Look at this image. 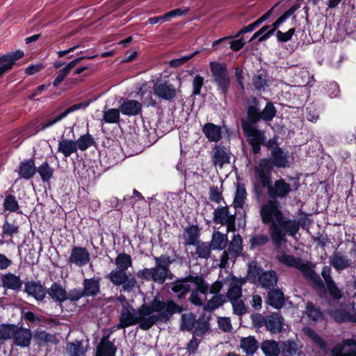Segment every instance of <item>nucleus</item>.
Masks as SVG:
<instances>
[{
	"instance_id": "obj_54",
	"label": "nucleus",
	"mask_w": 356,
	"mask_h": 356,
	"mask_svg": "<svg viewBox=\"0 0 356 356\" xmlns=\"http://www.w3.org/2000/svg\"><path fill=\"white\" fill-rule=\"evenodd\" d=\"M306 314L312 321H316L322 318L323 314L319 308L312 302H308L306 306Z\"/></svg>"
},
{
	"instance_id": "obj_4",
	"label": "nucleus",
	"mask_w": 356,
	"mask_h": 356,
	"mask_svg": "<svg viewBox=\"0 0 356 356\" xmlns=\"http://www.w3.org/2000/svg\"><path fill=\"white\" fill-rule=\"evenodd\" d=\"M277 259L289 267L298 269L305 278L311 280L316 287L323 289V283L321 277L314 272V266L311 262L304 261L300 257H296L285 253H281L276 256Z\"/></svg>"
},
{
	"instance_id": "obj_7",
	"label": "nucleus",
	"mask_w": 356,
	"mask_h": 356,
	"mask_svg": "<svg viewBox=\"0 0 356 356\" xmlns=\"http://www.w3.org/2000/svg\"><path fill=\"white\" fill-rule=\"evenodd\" d=\"M154 259L156 266L152 268V281L163 284L165 282L168 275H172L169 266L173 262V259L166 254H162L160 257H154Z\"/></svg>"
},
{
	"instance_id": "obj_10",
	"label": "nucleus",
	"mask_w": 356,
	"mask_h": 356,
	"mask_svg": "<svg viewBox=\"0 0 356 356\" xmlns=\"http://www.w3.org/2000/svg\"><path fill=\"white\" fill-rule=\"evenodd\" d=\"M282 214L279 202L275 200L267 201L260 209V216L264 224H272L273 222H277Z\"/></svg>"
},
{
	"instance_id": "obj_32",
	"label": "nucleus",
	"mask_w": 356,
	"mask_h": 356,
	"mask_svg": "<svg viewBox=\"0 0 356 356\" xmlns=\"http://www.w3.org/2000/svg\"><path fill=\"white\" fill-rule=\"evenodd\" d=\"M234 81L237 84L238 89H245V86L249 84L250 75L245 72L242 66H235L234 67Z\"/></svg>"
},
{
	"instance_id": "obj_49",
	"label": "nucleus",
	"mask_w": 356,
	"mask_h": 356,
	"mask_svg": "<svg viewBox=\"0 0 356 356\" xmlns=\"http://www.w3.org/2000/svg\"><path fill=\"white\" fill-rule=\"evenodd\" d=\"M75 143H76L77 149H79L81 151H85L95 144V140L90 134H87L81 136Z\"/></svg>"
},
{
	"instance_id": "obj_16",
	"label": "nucleus",
	"mask_w": 356,
	"mask_h": 356,
	"mask_svg": "<svg viewBox=\"0 0 356 356\" xmlns=\"http://www.w3.org/2000/svg\"><path fill=\"white\" fill-rule=\"evenodd\" d=\"M33 337L30 329L23 327H17L14 325L12 339L14 344L20 347H29Z\"/></svg>"
},
{
	"instance_id": "obj_43",
	"label": "nucleus",
	"mask_w": 356,
	"mask_h": 356,
	"mask_svg": "<svg viewBox=\"0 0 356 356\" xmlns=\"http://www.w3.org/2000/svg\"><path fill=\"white\" fill-rule=\"evenodd\" d=\"M199 228L197 226H190L185 229L184 238L186 245H195L199 238Z\"/></svg>"
},
{
	"instance_id": "obj_6",
	"label": "nucleus",
	"mask_w": 356,
	"mask_h": 356,
	"mask_svg": "<svg viewBox=\"0 0 356 356\" xmlns=\"http://www.w3.org/2000/svg\"><path fill=\"white\" fill-rule=\"evenodd\" d=\"M209 68L213 83L218 89H229L231 78L225 63L211 61Z\"/></svg>"
},
{
	"instance_id": "obj_38",
	"label": "nucleus",
	"mask_w": 356,
	"mask_h": 356,
	"mask_svg": "<svg viewBox=\"0 0 356 356\" xmlns=\"http://www.w3.org/2000/svg\"><path fill=\"white\" fill-rule=\"evenodd\" d=\"M242 242V238L239 234L234 235L227 250L231 258L235 259L241 254L243 250Z\"/></svg>"
},
{
	"instance_id": "obj_59",
	"label": "nucleus",
	"mask_w": 356,
	"mask_h": 356,
	"mask_svg": "<svg viewBox=\"0 0 356 356\" xmlns=\"http://www.w3.org/2000/svg\"><path fill=\"white\" fill-rule=\"evenodd\" d=\"M14 325H1L0 326V344L6 340L12 339Z\"/></svg>"
},
{
	"instance_id": "obj_23",
	"label": "nucleus",
	"mask_w": 356,
	"mask_h": 356,
	"mask_svg": "<svg viewBox=\"0 0 356 356\" xmlns=\"http://www.w3.org/2000/svg\"><path fill=\"white\" fill-rule=\"evenodd\" d=\"M330 264L337 270H343L352 264V261L340 252H334L330 257Z\"/></svg>"
},
{
	"instance_id": "obj_41",
	"label": "nucleus",
	"mask_w": 356,
	"mask_h": 356,
	"mask_svg": "<svg viewBox=\"0 0 356 356\" xmlns=\"http://www.w3.org/2000/svg\"><path fill=\"white\" fill-rule=\"evenodd\" d=\"M240 347L247 355H252L258 348V342L252 337L243 338L241 340Z\"/></svg>"
},
{
	"instance_id": "obj_52",
	"label": "nucleus",
	"mask_w": 356,
	"mask_h": 356,
	"mask_svg": "<svg viewBox=\"0 0 356 356\" xmlns=\"http://www.w3.org/2000/svg\"><path fill=\"white\" fill-rule=\"evenodd\" d=\"M67 353L70 356H83L84 355V348L81 341L76 343H70L67 346Z\"/></svg>"
},
{
	"instance_id": "obj_30",
	"label": "nucleus",
	"mask_w": 356,
	"mask_h": 356,
	"mask_svg": "<svg viewBox=\"0 0 356 356\" xmlns=\"http://www.w3.org/2000/svg\"><path fill=\"white\" fill-rule=\"evenodd\" d=\"M202 131L211 142H218L221 138V127L213 123H206L202 128Z\"/></svg>"
},
{
	"instance_id": "obj_18",
	"label": "nucleus",
	"mask_w": 356,
	"mask_h": 356,
	"mask_svg": "<svg viewBox=\"0 0 356 356\" xmlns=\"http://www.w3.org/2000/svg\"><path fill=\"white\" fill-rule=\"evenodd\" d=\"M94 56H81L76 58L73 59L69 62L65 67L60 69L56 74V76L52 82L54 87H58L60 83L67 77V75L72 72L73 68L79 64L82 60L88 58H92Z\"/></svg>"
},
{
	"instance_id": "obj_28",
	"label": "nucleus",
	"mask_w": 356,
	"mask_h": 356,
	"mask_svg": "<svg viewBox=\"0 0 356 356\" xmlns=\"http://www.w3.org/2000/svg\"><path fill=\"white\" fill-rule=\"evenodd\" d=\"M47 293L56 302H63L67 300V293L61 284L54 282L47 291Z\"/></svg>"
},
{
	"instance_id": "obj_20",
	"label": "nucleus",
	"mask_w": 356,
	"mask_h": 356,
	"mask_svg": "<svg viewBox=\"0 0 356 356\" xmlns=\"http://www.w3.org/2000/svg\"><path fill=\"white\" fill-rule=\"evenodd\" d=\"M264 325L269 332L277 334L281 332L284 329V321L279 314L273 313L266 317Z\"/></svg>"
},
{
	"instance_id": "obj_11",
	"label": "nucleus",
	"mask_w": 356,
	"mask_h": 356,
	"mask_svg": "<svg viewBox=\"0 0 356 356\" xmlns=\"http://www.w3.org/2000/svg\"><path fill=\"white\" fill-rule=\"evenodd\" d=\"M235 213H230L227 206L218 207L213 211V222L227 226V233L236 229Z\"/></svg>"
},
{
	"instance_id": "obj_13",
	"label": "nucleus",
	"mask_w": 356,
	"mask_h": 356,
	"mask_svg": "<svg viewBox=\"0 0 356 356\" xmlns=\"http://www.w3.org/2000/svg\"><path fill=\"white\" fill-rule=\"evenodd\" d=\"M243 129L248 138L250 145L252 146L254 154H257L260 151L261 145L265 141L266 137L264 133L257 129L252 125L248 124H243Z\"/></svg>"
},
{
	"instance_id": "obj_22",
	"label": "nucleus",
	"mask_w": 356,
	"mask_h": 356,
	"mask_svg": "<svg viewBox=\"0 0 356 356\" xmlns=\"http://www.w3.org/2000/svg\"><path fill=\"white\" fill-rule=\"evenodd\" d=\"M212 159L216 166L222 168L225 164L229 163V152L225 147L216 145L213 148Z\"/></svg>"
},
{
	"instance_id": "obj_39",
	"label": "nucleus",
	"mask_w": 356,
	"mask_h": 356,
	"mask_svg": "<svg viewBox=\"0 0 356 356\" xmlns=\"http://www.w3.org/2000/svg\"><path fill=\"white\" fill-rule=\"evenodd\" d=\"M209 317L202 316L195 321L193 334L202 337L209 330Z\"/></svg>"
},
{
	"instance_id": "obj_15",
	"label": "nucleus",
	"mask_w": 356,
	"mask_h": 356,
	"mask_svg": "<svg viewBox=\"0 0 356 356\" xmlns=\"http://www.w3.org/2000/svg\"><path fill=\"white\" fill-rule=\"evenodd\" d=\"M24 55L22 51L16 50L0 56V79L12 70L15 62L22 58Z\"/></svg>"
},
{
	"instance_id": "obj_9",
	"label": "nucleus",
	"mask_w": 356,
	"mask_h": 356,
	"mask_svg": "<svg viewBox=\"0 0 356 356\" xmlns=\"http://www.w3.org/2000/svg\"><path fill=\"white\" fill-rule=\"evenodd\" d=\"M189 280L196 285V289L193 290L189 298L190 302L196 306H202L209 292V284L202 276H191Z\"/></svg>"
},
{
	"instance_id": "obj_45",
	"label": "nucleus",
	"mask_w": 356,
	"mask_h": 356,
	"mask_svg": "<svg viewBox=\"0 0 356 356\" xmlns=\"http://www.w3.org/2000/svg\"><path fill=\"white\" fill-rule=\"evenodd\" d=\"M261 348L266 356H278L280 352L278 343L274 340L264 341Z\"/></svg>"
},
{
	"instance_id": "obj_47",
	"label": "nucleus",
	"mask_w": 356,
	"mask_h": 356,
	"mask_svg": "<svg viewBox=\"0 0 356 356\" xmlns=\"http://www.w3.org/2000/svg\"><path fill=\"white\" fill-rule=\"evenodd\" d=\"M195 254L198 258L207 259L211 254V246L205 242H197L195 245Z\"/></svg>"
},
{
	"instance_id": "obj_51",
	"label": "nucleus",
	"mask_w": 356,
	"mask_h": 356,
	"mask_svg": "<svg viewBox=\"0 0 356 356\" xmlns=\"http://www.w3.org/2000/svg\"><path fill=\"white\" fill-rule=\"evenodd\" d=\"M120 110L111 108L104 112L103 120L106 123L115 124L120 121Z\"/></svg>"
},
{
	"instance_id": "obj_33",
	"label": "nucleus",
	"mask_w": 356,
	"mask_h": 356,
	"mask_svg": "<svg viewBox=\"0 0 356 356\" xmlns=\"http://www.w3.org/2000/svg\"><path fill=\"white\" fill-rule=\"evenodd\" d=\"M76 150L77 146L74 140L62 138L58 143V151L65 157H69Z\"/></svg>"
},
{
	"instance_id": "obj_27",
	"label": "nucleus",
	"mask_w": 356,
	"mask_h": 356,
	"mask_svg": "<svg viewBox=\"0 0 356 356\" xmlns=\"http://www.w3.org/2000/svg\"><path fill=\"white\" fill-rule=\"evenodd\" d=\"M270 79L267 71L261 68L256 71L252 76V84L254 89H264L269 86Z\"/></svg>"
},
{
	"instance_id": "obj_1",
	"label": "nucleus",
	"mask_w": 356,
	"mask_h": 356,
	"mask_svg": "<svg viewBox=\"0 0 356 356\" xmlns=\"http://www.w3.org/2000/svg\"><path fill=\"white\" fill-rule=\"evenodd\" d=\"M183 309L173 300L162 301L155 298L149 304H143L137 310L129 303L122 305L119 316L118 329L126 328L138 324L143 330H149L158 322H166Z\"/></svg>"
},
{
	"instance_id": "obj_46",
	"label": "nucleus",
	"mask_w": 356,
	"mask_h": 356,
	"mask_svg": "<svg viewBox=\"0 0 356 356\" xmlns=\"http://www.w3.org/2000/svg\"><path fill=\"white\" fill-rule=\"evenodd\" d=\"M115 265L117 266V269L126 270L130 267L132 264V261L131 257L125 253L119 254L115 259Z\"/></svg>"
},
{
	"instance_id": "obj_44",
	"label": "nucleus",
	"mask_w": 356,
	"mask_h": 356,
	"mask_svg": "<svg viewBox=\"0 0 356 356\" xmlns=\"http://www.w3.org/2000/svg\"><path fill=\"white\" fill-rule=\"evenodd\" d=\"M227 234H222L218 231L214 232L211 241V246L213 249L223 250L226 248L227 244Z\"/></svg>"
},
{
	"instance_id": "obj_40",
	"label": "nucleus",
	"mask_w": 356,
	"mask_h": 356,
	"mask_svg": "<svg viewBox=\"0 0 356 356\" xmlns=\"http://www.w3.org/2000/svg\"><path fill=\"white\" fill-rule=\"evenodd\" d=\"M116 348L109 341H102L97 348L95 356H115Z\"/></svg>"
},
{
	"instance_id": "obj_25",
	"label": "nucleus",
	"mask_w": 356,
	"mask_h": 356,
	"mask_svg": "<svg viewBox=\"0 0 356 356\" xmlns=\"http://www.w3.org/2000/svg\"><path fill=\"white\" fill-rule=\"evenodd\" d=\"M2 285L4 288L14 291H19L22 286V281L19 276L8 273L2 276Z\"/></svg>"
},
{
	"instance_id": "obj_42",
	"label": "nucleus",
	"mask_w": 356,
	"mask_h": 356,
	"mask_svg": "<svg viewBox=\"0 0 356 356\" xmlns=\"http://www.w3.org/2000/svg\"><path fill=\"white\" fill-rule=\"evenodd\" d=\"M34 339L39 346H43L49 343H56L57 342L56 337L53 334L47 333L44 330H36Z\"/></svg>"
},
{
	"instance_id": "obj_2",
	"label": "nucleus",
	"mask_w": 356,
	"mask_h": 356,
	"mask_svg": "<svg viewBox=\"0 0 356 356\" xmlns=\"http://www.w3.org/2000/svg\"><path fill=\"white\" fill-rule=\"evenodd\" d=\"M273 165L268 159H261L255 166V172L257 179L263 188H268V195L275 198H284L291 191V187L283 179L276 180L271 184V172Z\"/></svg>"
},
{
	"instance_id": "obj_57",
	"label": "nucleus",
	"mask_w": 356,
	"mask_h": 356,
	"mask_svg": "<svg viewBox=\"0 0 356 356\" xmlns=\"http://www.w3.org/2000/svg\"><path fill=\"white\" fill-rule=\"evenodd\" d=\"M282 353L284 356H294L298 354V344L293 341L283 343Z\"/></svg>"
},
{
	"instance_id": "obj_63",
	"label": "nucleus",
	"mask_w": 356,
	"mask_h": 356,
	"mask_svg": "<svg viewBox=\"0 0 356 356\" xmlns=\"http://www.w3.org/2000/svg\"><path fill=\"white\" fill-rule=\"evenodd\" d=\"M295 32H296L295 28H291L285 33H283L280 30H277L276 31L277 40L279 42H286L291 40V39L292 36L294 35Z\"/></svg>"
},
{
	"instance_id": "obj_35",
	"label": "nucleus",
	"mask_w": 356,
	"mask_h": 356,
	"mask_svg": "<svg viewBox=\"0 0 356 356\" xmlns=\"http://www.w3.org/2000/svg\"><path fill=\"white\" fill-rule=\"evenodd\" d=\"M36 168L34 161L29 159L21 163L18 173L19 176L25 179H29L35 174Z\"/></svg>"
},
{
	"instance_id": "obj_58",
	"label": "nucleus",
	"mask_w": 356,
	"mask_h": 356,
	"mask_svg": "<svg viewBox=\"0 0 356 356\" xmlns=\"http://www.w3.org/2000/svg\"><path fill=\"white\" fill-rule=\"evenodd\" d=\"M201 50H197L188 55L181 56L179 58H175L170 60V65L172 67H178L183 65L187 61L190 60L193 58H194L196 55L200 54Z\"/></svg>"
},
{
	"instance_id": "obj_12",
	"label": "nucleus",
	"mask_w": 356,
	"mask_h": 356,
	"mask_svg": "<svg viewBox=\"0 0 356 356\" xmlns=\"http://www.w3.org/2000/svg\"><path fill=\"white\" fill-rule=\"evenodd\" d=\"M246 280L243 277H236L229 274L224 280V284L228 286L227 295L225 296L229 301L241 298L242 296V286L245 284Z\"/></svg>"
},
{
	"instance_id": "obj_34",
	"label": "nucleus",
	"mask_w": 356,
	"mask_h": 356,
	"mask_svg": "<svg viewBox=\"0 0 356 356\" xmlns=\"http://www.w3.org/2000/svg\"><path fill=\"white\" fill-rule=\"evenodd\" d=\"M329 314L337 322L356 323V312H354L353 314H350L344 309H337L330 311Z\"/></svg>"
},
{
	"instance_id": "obj_55",
	"label": "nucleus",
	"mask_w": 356,
	"mask_h": 356,
	"mask_svg": "<svg viewBox=\"0 0 356 356\" xmlns=\"http://www.w3.org/2000/svg\"><path fill=\"white\" fill-rule=\"evenodd\" d=\"M246 198V191L243 186L238 185L234 200L236 208H242Z\"/></svg>"
},
{
	"instance_id": "obj_21",
	"label": "nucleus",
	"mask_w": 356,
	"mask_h": 356,
	"mask_svg": "<svg viewBox=\"0 0 356 356\" xmlns=\"http://www.w3.org/2000/svg\"><path fill=\"white\" fill-rule=\"evenodd\" d=\"M24 291L37 300H42L47 294L45 288L40 283L33 281L25 283Z\"/></svg>"
},
{
	"instance_id": "obj_64",
	"label": "nucleus",
	"mask_w": 356,
	"mask_h": 356,
	"mask_svg": "<svg viewBox=\"0 0 356 356\" xmlns=\"http://www.w3.org/2000/svg\"><path fill=\"white\" fill-rule=\"evenodd\" d=\"M269 241L268 236L264 234H257L250 237V242L251 247L262 246L267 243Z\"/></svg>"
},
{
	"instance_id": "obj_24",
	"label": "nucleus",
	"mask_w": 356,
	"mask_h": 356,
	"mask_svg": "<svg viewBox=\"0 0 356 356\" xmlns=\"http://www.w3.org/2000/svg\"><path fill=\"white\" fill-rule=\"evenodd\" d=\"M83 286L86 297L96 296L100 293V279L97 277L85 279Z\"/></svg>"
},
{
	"instance_id": "obj_37",
	"label": "nucleus",
	"mask_w": 356,
	"mask_h": 356,
	"mask_svg": "<svg viewBox=\"0 0 356 356\" xmlns=\"http://www.w3.org/2000/svg\"><path fill=\"white\" fill-rule=\"evenodd\" d=\"M191 275L187 276L186 278L177 280L175 282L172 287V290L177 293L179 298H181L186 293H187L191 289L189 277Z\"/></svg>"
},
{
	"instance_id": "obj_29",
	"label": "nucleus",
	"mask_w": 356,
	"mask_h": 356,
	"mask_svg": "<svg viewBox=\"0 0 356 356\" xmlns=\"http://www.w3.org/2000/svg\"><path fill=\"white\" fill-rule=\"evenodd\" d=\"M266 302L275 309L282 308L284 304V293L280 289L270 290Z\"/></svg>"
},
{
	"instance_id": "obj_36",
	"label": "nucleus",
	"mask_w": 356,
	"mask_h": 356,
	"mask_svg": "<svg viewBox=\"0 0 356 356\" xmlns=\"http://www.w3.org/2000/svg\"><path fill=\"white\" fill-rule=\"evenodd\" d=\"M278 277L274 270L266 271L259 276V284L262 287L270 289L277 283Z\"/></svg>"
},
{
	"instance_id": "obj_19",
	"label": "nucleus",
	"mask_w": 356,
	"mask_h": 356,
	"mask_svg": "<svg viewBox=\"0 0 356 356\" xmlns=\"http://www.w3.org/2000/svg\"><path fill=\"white\" fill-rule=\"evenodd\" d=\"M269 160L273 166L284 168L289 166V155L282 148L276 147L271 150Z\"/></svg>"
},
{
	"instance_id": "obj_61",
	"label": "nucleus",
	"mask_w": 356,
	"mask_h": 356,
	"mask_svg": "<svg viewBox=\"0 0 356 356\" xmlns=\"http://www.w3.org/2000/svg\"><path fill=\"white\" fill-rule=\"evenodd\" d=\"M4 209L10 212L16 211L19 209V204L15 196L8 195L3 202Z\"/></svg>"
},
{
	"instance_id": "obj_48",
	"label": "nucleus",
	"mask_w": 356,
	"mask_h": 356,
	"mask_svg": "<svg viewBox=\"0 0 356 356\" xmlns=\"http://www.w3.org/2000/svg\"><path fill=\"white\" fill-rule=\"evenodd\" d=\"M226 300V297L223 294L214 295L204 305L205 310H213L221 306Z\"/></svg>"
},
{
	"instance_id": "obj_50",
	"label": "nucleus",
	"mask_w": 356,
	"mask_h": 356,
	"mask_svg": "<svg viewBox=\"0 0 356 356\" xmlns=\"http://www.w3.org/2000/svg\"><path fill=\"white\" fill-rule=\"evenodd\" d=\"M305 334L311 338L313 341L317 344L321 349L326 351L327 350V344L325 343L316 333L309 327H305L303 330Z\"/></svg>"
},
{
	"instance_id": "obj_17",
	"label": "nucleus",
	"mask_w": 356,
	"mask_h": 356,
	"mask_svg": "<svg viewBox=\"0 0 356 356\" xmlns=\"http://www.w3.org/2000/svg\"><path fill=\"white\" fill-rule=\"evenodd\" d=\"M90 261V254L86 248L74 247L68 259V263L77 266H86Z\"/></svg>"
},
{
	"instance_id": "obj_26",
	"label": "nucleus",
	"mask_w": 356,
	"mask_h": 356,
	"mask_svg": "<svg viewBox=\"0 0 356 356\" xmlns=\"http://www.w3.org/2000/svg\"><path fill=\"white\" fill-rule=\"evenodd\" d=\"M88 106V103H79V104H74L70 107H69L68 108H67L64 112H63L62 113L59 114L58 115H57L56 117H55L54 118L51 119V120H48L47 122H45L42 127V129H45L54 124H55L56 123L60 122V120H62L63 119H64L65 117H67V115L70 113H72L73 111H75L76 110H79L80 108H86L87 106Z\"/></svg>"
},
{
	"instance_id": "obj_8",
	"label": "nucleus",
	"mask_w": 356,
	"mask_h": 356,
	"mask_svg": "<svg viewBox=\"0 0 356 356\" xmlns=\"http://www.w3.org/2000/svg\"><path fill=\"white\" fill-rule=\"evenodd\" d=\"M107 277L114 285L122 286L124 291L131 292L138 286L134 277H129L125 271L117 268L113 270Z\"/></svg>"
},
{
	"instance_id": "obj_14",
	"label": "nucleus",
	"mask_w": 356,
	"mask_h": 356,
	"mask_svg": "<svg viewBox=\"0 0 356 356\" xmlns=\"http://www.w3.org/2000/svg\"><path fill=\"white\" fill-rule=\"evenodd\" d=\"M171 76L165 72L164 73L159 74L152 77V80L143 84L140 88L136 89H160V90H170L175 89V86L171 83Z\"/></svg>"
},
{
	"instance_id": "obj_5",
	"label": "nucleus",
	"mask_w": 356,
	"mask_h": 356,
	"mask_svg": "<svg viewBox=\"0 0 356 356\" xmlns=\"http://www.w3.org/2000/svg\"><path fill=\"white\" fill-rule=\"evenodd\" d=\"M248 102V117L251 123H257L260 119L269 122L275 116L276 109L271 103H267L263 111L259 112L257 98L252 97L251 102L249 100Z\"/></svg>"
},
{
	"instance_id": "obj_31",
	"label": "nucleus",
	"mask_w": 356,
	"mask_h": 356,
	"mask_svg": "<svg viewBox=\"0 0 356 356\" xmlns=\"http://www.w3.org/2000/svg\"><path fill=\"white\" fill-rule=\"evenodd\" d=\"M141 104L136 100H124L120 105V111L126 115H136L141 111Z\"/></svg>"
},
{
	"instance_id": "obj_62",
	"label": "nucleus",
	"mask_w": 356,
	"mask_h": 356,
	"mask_svg": "<svg viewBox=\"0 0 356 356\" xmlns=\"http://www.w3.org/2000/svg\"><path fill=\"white\" fill-rule=\"evenodd\" d=\"M233 307L234 314L241 316L247 312V308L244 302L241 299L230 301Z\"/></svg>"
},
{
	"instance_id": "obj_56",
	"label": "nucleus",
	"mask_w": 356,
	"mask_h": 356,
	"mask_svg": "<svg viewBox=\"0 0 356 356\" xmlns=\"http://www.w3.org/2000/svg\"><path fill=\"white\" fill-rule=\"evenodd\" d=\"M195 318L192 313L184 314L181 315L182 330L191 331L195 324Z\"/></svg>"
},
{
	"instance_id": "obj_60",
	"label": "nucleus",
	"mask_w": 356,
	"mask_h": 356,
	"mask_svg": "<svg viewBox=\"0 0 356 356\" xmlns=\"http://www.w3.org/2000/svg\"><path fill=\"white\" fill-rule=\"evenodd\" d=\"M356 346V339H349L343 340L341 343L336 345L332 350L333 355H340L345 346Z\"/></svg>"
},
{
	"instance_id": "obj_3",
	"label": "nucleus",
	"mask_w": 356,
	"mask_h": 356,
	"mask_svg": "<svg viewBox=\"0 0 356 356\" xmlns=\"http://www.w3.org/2000/svg\"><path fill=\"white\" fill-rule=\"evenodd\" d=\"M299 229L300 223L297 220L289 218L282 214L277 222L270 225V236L274 245L279 248L283 242H286V235L295 238Z\"/></svg>"
},
{
	"instance_id": "obj_53",
	"label": "nucleus",
	"mask_w": 356,
	"mask_h": 356,
	"mask_svg": "<svg viewBox=\"0 0 356 356\" xmlns=\"http://www.w3.org/2000/svg\"><path fill=\"white\" fill-rule=\"evenodd\" d=\"M38 172L44 182L48 181L53 176L54 169L45 161L38 167Z\"/></svg>"
}]
</instances>
